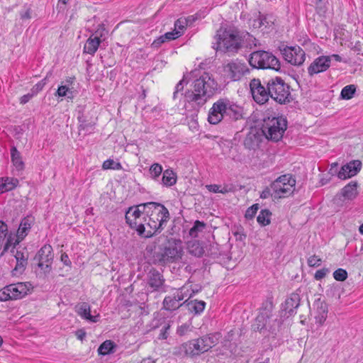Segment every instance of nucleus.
Segmentation results:
<instances>
[{"label": "nucleus", "instance_id": "obj_12", "mask_svg": "<svg viewBox=\"0 0 363 363\" xmlns=\"http://www.w3.org/2000/svg\"><path fill=\"white\" fill-rule=\"evenodd\" d=\"M148 205V203H141L135 206H131L125 213L126 223L133 229H135L140 225L144 218L143 216H146L147 208H144L143 206Z\"/></svg>", "mask_w": 363, "mask_h": 363}, {"label": "nucleus", "instance_id": "obj_26", "mask_svg": "<svg viewBox=\"0 0 363 363\" xmlns=\"http://www.w3.org/2000/svg\"><path fill=\"white\" fill-rule=\"evenodd\" d=\"M79 122V131L85 130L86 132H91L95 125V118L91 117L88 118L87 116L82 114L78 116Z\"/></svg>", "mask_w": 363, "mask_h": 363}, {"label": "nucleus", "instance_id": "obj_36", "mask_svg": "<svg viewBox=\"0 0 363 363\" xmlns=\"http://www.w3.org/2000/svg\"><path fill=\"white\" fill-rule=\"evenodd\" d=\"M187 306L189 311L199 314L204 310L206 303L203 301H191L187 303Z\"/></svg>", "mask_w": 363, "mask_h": 363}, {"label": "nucleus", "instance_id": "obj_16", "mask_svg": "<svg viewBox=\"0 0 363 363\" xmlns=\"http://www.w3.org/2000/svg\"><path fill=\"white\" fill-rule=\"evenodd\" d=\"M362 167V162L360 160H356L348 162L343 165L340 172H338L337 177L340 179H346L355 176L360 171Z\"/></svg>", "mask_w": 363, "mask_h": 363}, {"label": "nucleus", "instance_id": "obj_43", "mask_svg": "<svg viewBox=\"0 0 363 363\" xmlns=\"http://www.w3.org/2000/svg\"><path fill=\"white\" fill-rule=\"evenodd\" d=\"M333 277L337 281H343L347 278V272L345 269H337L333 272Z\"/></svg>", "mask_w": 363, "mask_h": 363}, {"label": "nucleus", "instance_id": "obj_24", "mask_svg": "<svg viewBox=\"0 0 363 363\" xmlns=\"http://www.w3.org/2000/svg\"><path fill=\"white\" fill-rule=\"evenodd\" d=\"M52 247L50 245H45L38 251L35 259L38 262H52L53 260Z\"/></svg>", "mask_w": 363, "mask_h": 363}, {"label": "nucleus", "instance_id": "obj_29", "mask_svg": "<svg viewBox=\"0 0 363 363\" xmlns=\"http://www.w3.org/2000/svg\"><path fill=\"white\" fill-rule=\"evenodd\" d=\"M11 162L17 171H22L24 169L25 164L22 160L21 153L18 151L16 147H12L11 149Z\"/></svg>", "mask_w": 363, "mask_h": 363}, {"label": "nucleus", "instance_id": "obj_41", "mask_svg": "<svg viewBox=\"0 0 363 363\" xmlns=\"http://www.w3.org/2000/svg\"><path fill=\"white\" fill-rule=\"evenodd\" d=\"M191 18L192 16H189L188 18H180L177 20L174 23V30L177 31L181 30L182 35L189 23L191 22Z\"/></svg>", "mask_w": 363, "mask_h": 363}, {"label": "nucleus", "instance_id": "obj_59", "mask_svg": "<svg viewBox=\"0 0 363 363\" xmlns=\"http://www.w3.org/2000/svg\"><path fill=\"white\" fill-rule=\"evenodd\" d=\"M69 89L67 86H60L57 90V95L59 96H65Z\"/></svg>", "mask_w": 363, "mask_h": 363}, {"label": "nucleus", "instance_id": "obj_62", "mask_svg": "<svg viewBox=\"0 0 363 363\" xmlns=\"http://www.w3.org/2000/svg\"><path fill=\"white\" fill-rule=\"evenodd\" d=\"M33 94L32 93H29V94H25L23 95V96L21 97L20 99V102L21 104H26L27 102L29 101V100L33 96Z\"/></svg>", "mask_w": 363, "mask_h": 363}, {"label": "nucleus", "instance_id": "obj_19", "mask_svg": "<svg viewBox=\"0 0 363 363\" xmlns=\"http://www.w3.org/2000/svg\"><path fill=\"white\" fill-rule=\"evenodd\" d=\"M75 311L81 318L86 319L91 323H96L99 320V314H97L96 315H91L90 314L91 307L86 302H82L77 304L75 306Z\"/></svg>", "mask_w": 363, "mask_h": 363}, {"label": "nucleus", "instance_id": "obj_11", "mask_svg": "<svg viewBox=\"0 0 363 363\" xmlns=\"http://www.w3.org/2000/svg\"><path fill=\"white\" fill-rule=\"evenodd\" d=\"M28 291L29 288L26 283L9 284L0 290V301L21 299L27 295Z\"/></svg>", "mask_w": 363, "mask_h": 363}, {"label": "nucleus", "instance_id": "obj_18", "mask_svg": "<svg viewBox=\"0 0 363 363\" xmlns=\"http://www.w3.org/2000/svg\"><path fill=\"white\" fill-rule=\"evenodd\" d=\"M102 36L101 31L99 30H96L86 40L84 47V52L90 55H94L101 43V37Z\"/></svg>", "mask_w": 363, "mask_h": 363}, {"label": "nucleus", "instance_id": "obj_25", "mask_svg": "<svg viewBox=\"0 0 363 363\" xmlns=\"http://www.w3.org/2000/svg\"><path fill=\"white\" fill-rule=\"evenodd\" d=\"M357 186L358 184L357 182H351L347 185H346L342 189V195L345 197V199L348 200H352L357 196Z\"/></svg>", "mask_w": 363, "mask_h": 363}, {"label": "nucleus", "instance_id": "obj_5", "mask_svg": "<svg viewBox=\"0 0 363 363\" xmlns=\"http://www.w3.org/2000/svg\"><path fill=\"white\" fill-rule=\"evenodd\" d=\"M268 94L277 102L284 104L292 101L290 86L281 77H277L269 79L267 82Z\"/></svg>", "mask_w": 363, "mask_h": 363}, {"label": "nucleus", "instance_id": "obj_13", "mask_svg": "<svg viewBox=\"0 0 363 363\" xmlns=\"http://www.w3.org/2000/svg\"><path fill=\"white\" fill-rule=\"evenodd\" d=\"M280 51L284 60L293 65H301L305 61V52L299 46H286Z\"/></svg>", "mask_w": 363, "mask_h": 363}, {"label": "nucleus", "instance_id": "obj_46", "mask_svg": "<svg viewBox=\"0 0 363 363\" xmlns=\"http://www.w3.org/2000/svg\"><path fill=\"white\" fill-rule=\"evenodd\" d=\"M151 175L154 177H158L162 172V167L160 164L155 163L153 164L150 169Z\"/></svg>", "mask_w": 363, "mask_h": 363}, {"label": "nucleus", "instance_id": "obj_34", "mask_svg": "<svg viewBox=\"0 0 363 363\" xmlns=\"http://www.w3.org/2000/svg\"><path fill=\"white\" fill-rule=\"evenodd\" d=\"M115 343L111 340L104 341L98 348V352L101 355H106L114 352Z\"/></svg>", "mask_w": 363, "mask_h": 363}, {"label": "nucleus", "instance_id": "obj_64", "mask_svg": "<svg viewBox=\"0 0 363 363\" xmlns=\"http://www.w3.org/2000/svg\"><path fill=\"white\" fill-rule=\"evenodd\" d=\"M61 261L67 266L71 265V261L69 260V258L66 253L62 254Z\"/></svg>", "mask_w": 363, "mask_h": 363}, {"label": "nucleus", "instance_id": "obj_61", "mask_svg": "<svg viewBox=\"0 0 363 363\" xmlns=\"http://www.w3.org/2000/svg\"><path fill=\"white\" fill-rule=\"evenodd\" d=\"M184 82V79H183L182 80H181L176 86V90L174 92V99H176L177 98V94L182 91L183 89H184V85H183V83Z\"/></svg>", "mask_w": 363, "mask_h": 363}, {"label": "nucleus", "instance_id": "obj_56", "mask_svg": "<svg viewBox=\"0 0 363 363\" xmlns=\"http://www.w3.org/2000/svg\"><path fill=\"white\" fill-rule=\"evenodd\" d=\"M184 289L185 286H183L173 295V296L177 300L178 303L185 298L184 295Z\"/></svg>", "mask_w": 363, "mask_h": 363}, {"label": "nucleus", "instance_id": "obj_31", "mask_svg": "<svg viewBox=\"0 0 363 363\" xmlns=\"http://www.w3.org/2000/svg\"><path fill=\"white\" fill-rule=\"evenodd\" d=\"M189 252L195 257H200L204 254V248L198 241L190 242L188 245Z\"/></svg>", "mask_w": 363, "mask_h": 363}, {"label": "nucleus", "instance_id": "obj_17", "mask_svg": "<svg viewBox=\"0 0 363 363\" xmlns=\"http://www.w3.org/2000/svg\"><path fill=\"white\" fill-rule=\"evenodd\" d=\"M330 66V57L320 56L316 58L308 68V74L312 76L327 70Z\"/></svg>", "mask_w": 363, "mask_h": 363}, {"label": "nucleus", "instance_id": "obj_40", "mask_svg": "<svg viewBox=\"0 0 363 363\" xmlns=\"http://www.w3.org/2000/svg\"><path fill=\"white\" fill-rule=\"evenodd\" d=\"M270 216L271 213L269 210H262L257 218V220L261 225L265 226L270 223Z\"/></svg>", "mask_w": 363, "mask_h": 363}, {"label": "nucleus", "instance_id": "obj_38", "mask_svg": "<svg viewBox=\"0 0 363 363\" xmlns=\"http://www.w3.org/2000/svg\"><path fill=\"white\" fill-rule=\"evenodd\" d=\"M206 224L200 220H196L193 227L189 230V235L192 238H196L199 236V234L203 231L206 228Z\"/></svg>", "mask_w": 363, "mask_h": 363}, {"label": "nucleus", "instance_id": "obj_58", "mask_svg": "<svg viewBox=\"0 0 363 363\" xmlns=\"http://www.w3.org/2000/svg\"><path fill=\"white\" fill-rule=\"evenodd\" d=\"M166 41V39L164 35L160 36L157 39L155 40L152 43V47L153 48H159L163 43Z\"/></svg>", "mask_w": 363, "mask_h": 363}, {"label": "nucleus", "instance_id": "obj_47", "mask_svg": "<svg viewBox=\"0 0 363 363\" xmlns=\"http://www.w3.org/2000/svg\"><path fill=\"white\" fill-rule=\"evenodd\" d=\"M259 209V205L257 203L252 205L248 208L245 212V218L247 219H252L255 216L256 213Z\"/></svg>", "mask_w": 363, "mask_h": 363}, {"label": "nucleus", "instance_id": "obj_42", "mask_svg": "<svg viewBox=\"0 0 363 363\" xmlns=\"http://www.w3.org/2000/svg\"><path fill=\"white\" fill-rule=\"evenodd\" d=\"M102 167L104 169H119L121 167V165L118 162H116L113 160H107L104 162Z\"/></svg>", "mask_w": 363, "mask_h": 363}, {"label": "nucleus", "instance_id": "obj_9", "mask_svg": "<svg viewBox=\"0 0 363 363\" xmlns=\"http://www.w3.org/2000/svg\"><path fill=\"white\" fill-rule=\"evenodd\" d=\"M33 222L32 217H26L21 220L16 234L10 232V235L4 245V252H7L11 247L13 249L24 239L30 229Z\"/></svg>", "mask_w": 363, "mask_h": 363}, {"label": "nucleus", "instance_id": "obj_1", "mask_svg": "<svg viewBox=\"0 0 363 363\" xmlns=\"http://www.w3.org/2000/svg\"><path fill=\"white\" fill-rule=\"evenodd\" d=\"M146 216L140 225L135 228L138 234L144 238H150L160 232L169 218V211L164 205L156 202H148Z\"/></svg>", "mask_w": 363, "mask_h": 363}, {"label": "nucleus", "instance_id": "obj_2", "mask_svg": "<svg viewBox=\"0 0 363 363\" xmlns=\"http://www.w3.org/2000/svg\"><path fill=\"white\" fill-rule=\"evenodd\" d=\"M247 36L246 41L249 42L250 48L252 44L257 46V40L248 33L242 36L240 32L235 28H220L214 36L215 43L213 48L217 51L234 55L238 53L243 45L244 38Z\"/></svg>", "mask_w": 363, "mask_h": 363}, {"label": "nucleus", "instance_id": "obj_44", "mask_svg": "<svg viewBox=\"0 0 363 363\" xmlns=\"http://www.w3.org/2000/svg\"><path fill=\"white\" fill-rule=\"evenodd\" d=\"M28 262L16 261V264L13 270L14 275L22 274L26 269Z\"/></svg>", "mask_w": 363, "mask_h": 363}, {"label": "nucleus", "instance_id": "obj_57", "mask_svg": "<svg viewBox=\"0 0 363 363\" xmlns=\"http://www.w3.org/2000/svg\"><path fill=\"white\" fill-rule=\"evenodd\" d=\"M269 196L274 197V191L272 190V189L267 187L262 191L260 197L262 199H267Z\"/></svg>", "mask_w": 363, "mask_h": 363}, {"label": "nucleus", "instance_id": "obj_55", "mask_svg": "<svg viewBox=\"0 0 363 363\" xmlns=\"http://www.w3.org/2000/svg\"><path fill=\"white\" fill-rule=\"evenodd\" d=\"M328 272L329 270L325 268L319 269L315 272L314 277L316 280H320L324 278Z\"/></svg>", "mask_w": 363, "mask_h": 363}, {"label": "nucleus", "instance_id": "obj_50", "mask_svg": "<svg viewBox=\"0 0 363 363\" xmlns=\"http://www.w3.org/2000/svg\"><path fill=\"white\" fill-rule=\"evenodd\" d=\"M262 18H264V21L262 22V30H264L265 28H270L273 23V19L272 16H263Z\"/></svg>", "mask_w": 363, "mask_h": 363}, {"label": "nucleus", "instance_id": "obj_20", "mask_svg": "<svg viewBox=\"0 0 363 363\" xmlns=\"http://www.w3.org/2000/svg\"><path fill=\"white\" fill-rule=\"evenodd\" d=\"M164 282L163 276L156 269H151L147 274V284L153 291L158 290Z\"/></svg>", "mask_w": 363, "mask_h": 363}, {"label": "nucleus", "instance_id": "obj_10", "mask_svg": "<svg viewBox=\"0 0 363 363\" xmlns=\"http://www.w3.org/2000/svg\"><path fill=\"white\" fill-rule=\"evenodd\" d=\"M225 76L232 81H239L250 73L247 64L238 59L233 60L223 67Z\"/></svg>", "mask_w": 363, "mask_h": 363}, {"label": "nucleus", "instance_id": "obj_45", "mask_svg": "<svg viewBox=\"0 0 363 363\" xmlns=\"http://www.w3.org/2000/svg\"><path fill=\"white\" fill-rule=\"evenodd\" d=\"M52 262H38V267L41 269L45 276L50 274L52 271Z\"/></svg>", "mask_w": 363, "mask_h": 363}, {"label": "nucleus", "instance_id": "obj_33", "mask_svg": "<svg viewBox=\"0 0 363 363\" xmlns=\"http://www.w3.org/2000/svg\"><path fill=\"white\" fill-rule=\"evenodd\" d=\"M162 184L166 186H171L176 184L177 176L171 169H166L162 175Z\"/></svg>", "mask_w": 363, "mask_h": 363}, {"label": "nucleus", "instance_id": "obj_4", "mask_svg": "<svg viewBox=\"0 0 363 363\" xmlns=\"http://www.w3.org/2000/svg\"><path fill=\"white\" fill-rule=\"evenodd\" d=\"M287 128V121L283 116H271L264 118L262 132L268 140L279 141Z\"/></svg>", "mask_w": 363, "mask_h": 363}, {"label": "nucleus", "instance_id": "obj_54", "mask_svg": "<svg viewBox=\"0 0 363 363\" xmlns=\"http://www.w3.org/2000/svg\"><path fill=\"white\" fill-rule=\"evenodd\" d=\"M170 327H171V325L169 323L163 327V328L161 330V333L159 336L160 339L165 340L167 338V337L169 335L168 330H169Z\"/></svg>", "mask_w": 363, "mask_h": 363}, {"label": "nucleus", "instance_id": "obj_39", "mask_svg": "<svg viewBox=\"0 0 363 363\" xmlns=\"http://www.w3.org/2000/svg\"><path fill=\"white\" fill-rule=\"evenodd\" d=\"M356 92V86L350 84L345 86L341 91L340 96L342 99L349 100L351 99Z\"/></svg>", "mask_w": 363, "mask_h": 363}, {"label": "nucleus", "instance_id": "obj_3", "mask_svg": "<svg viewBox=\"0 0 363 363\" xmlns=\"http://www.w3.org/2000/svg\"><path fill=\"white\" fill-rule=\"evenodd\" d=\"M217 86V82L211 75L208 72H203L194 81L191 89L186 91L185 99L189 103H194L199 106H203L213 95Z\"/></svg>", "mask_w": 363, "mask_h": 363}, {"label": "nucleus", "instance_id": "obj_60", "mask_svg": "<svg viewBox=\"0 0 363 363\" xmlns=\"http://www.w3.org/2000/svg\"><path fill=\"white\" fill-rule=\"evenodd\" d=\"M189 325L187 324H183L177 328V334L180 336L184 335L186 332L189 330Z\"/></svg>", "mask_w": 363, "mask_h": 363}, {"label": "nucleus", "instance_id": "obj_28", "mask_svg": "<svg viewBox=\"0 0 363 363\" xmlns=\"http://www.w3.org/2000/svg\"><path fill=\"white\" fill-rule=\"evenodd\" d=\"M220 108L221 105L217 104V102H215L210 108L208 116V121L211 124L216 125L221 121L220 116Z\"/></svg>", "mask_w": 363, "mask_h": 363}, {"label": "nucleus", "instance_id": "obj_23", "mask_svg": "<svg viewBox=\"0 0 363 363\" xmlns=\"http://www.w3.org/2000/svg\"><path fill=\"white\" fill-rule=\"evenodd\" d=\"M182 256V249L177 245L166 247L162 253V259L166 262H173Z\"/></svg>", "mask_w": 363, "mask_h": 363}, {"label": "nucleus", "instance_id": "obj_21", "mask_svg": "<svg viewBox=\"0 0 363 363\" xmlns=\"http://www.w3.org/2000/svg\"><path fill=\"white\" fill-rule=\"evenodd\" d=\"M300 296L297 293H292L289 298H287L283 306L284 310L289 315H292L296 313L295 310L300 304Z\"/></svg>", "mask_w": 363, "mask_h": 363}, {"label": "nucleus", "instance_id": "obj_63", "mask_svg": "<svg viewBox=\"0 0 363 363\" xmlns=\"http://www.w3.org/2000/svg\"><path fill=\"white\" fill-rule=\"evenodd\" d=\"M207 189L213 193H218L220 191V186L217 184H210L206 186Z\"/></svg>", "mask_w": 363, "mask_h": 363}, {"label": "nucleus", "instance_id": "obj_35", "mask_svg": "<svg viewBox=\"0 0 363 363\" xmlns=\"http://www.w3.org/2000/svg\"><path fill=\"white\" fill-rule=\"evenodd\" d=\"M10 235V232L8 230V226L7 225L0 220V250L4 248V245L6 242L8 240V238ZM4 251L2 252V254H4Z\"/></svg>", "mask_w": 363, "mask_h": 363}, {"label": "nucleus", "instance_id": "obj_53", "mask_svg": "<svg viewBox=\"0 0 363 363\" xmlns=\"http://www.w3.org/2000/svg\"><path fill=\"white\" fill-rule=\"evenodd\" d=\"M16 261L28 262V253L17 250L15 254Z\"/></svg>", "mask_w": 363, "mask_h": 363}, {"label": "nucleus", "instance_id": "obj_22", "mask_svg": "<svg viewBox=\"0 0 363 363\" xmlns=\"http://www.w3.org/2000/svg\"><path fill=\"white\" fill-rule=\"evenodd\" d=\"M313 307L316 313L315 315L316 322L322 325L327 318L328 306L326 303L321 301L320 299H318L313 303Z\"/></svg>", "mask_w": 363, "mask_h": 363}, {"label": "nucleus", "instance_id": "obj_37", "mask_svg": "<svg viewBox=\"0 0 363 363\" xmlns=\"http://www.w3.org/2000/svg\"><path fill=\"white\" fill-rule=\"evenodd\" d=\"M268 314L267 312L260 313L255 319V329L262 330L267 325Z\"/></svg>", "mask_w": 363, "mask_h": 363}, {"label": "nucleus", "instance_id": "obj_6", "mask_svg": "<svg viewBox=\"0 0 363 363\" xmlns=\"http://www.w3.org/2000/svg\"><path fill=\"white\" fill-rule=\"evenodd\" d=\"M248 62L252 68L255 69H272L278 71L281 67L279 60L272 53L264 50L252 52Z\"/></svg>", "mask_w": 363, "mask_h": 363}, {"label": "nucleus", "instance_id": "obj_27", "mask_svg": "<svg viewBox=\"0 0 363 363\" xmlns=\"http://www.w3.org/2000/svg\"><path fill=\"white\" fill-rule=\"evenodd\" d=\"M220 108L221 105L217 104V102H215L210 108L208 116V121L211 124L216 125L221 121L220 116Z\"/></svg>", "mask_w": 363, "mask_h": 363}, {"label": "nucleus", "instance_id": "obj_32", "mask_svg": "<svg viewBox=\"0 0 363 363\" xmlns=\"http://www.w3.org/2000/svg\"><path fill=\"white\" fill-rule=\"evenodd\" d=\"M18 183L17 179L6 178H0V192L9 191L14 189Z\"/></svg>", "mask_w": 363, "mask_h": 363}, {"label": "nucleus", "instance_id": "obj_8", "mask_svg": "<svg viewBox=\"0 0 363 363\" xmlns=\"http://www.w3.org/2000/svg\"><path fill=\"white\" fill-rule=\"evenodd\" d=\"M296 179L291 174H284L275 179L270 186L274 199L286 198L291 196L296 186Z\"/></svg>", "mask_w": 363, "mask_h": 363}, {"label": "nucleus", "instance_id": "obj_30", "mask_svg": "<svg viewBox=\"0 0 363 363\" xmlns=\"http://www.w3.org/2000/svg\"><path fill=\"white\" fill-rule=\"evenodd\" d=\"M186 301L183 303H185ZM182 303L177 302V300L173 296H166L163 301V308L167 311H174L178 309Z\"/></svg>", "mask_w": 363, "mask_h": 363}, {"label": "nucleus", "instance_id": "obj_51", "mask_svg": "<svg viewBox=\"0 0 363 363\" xmlns=\"http://www.w3.org/2000/svg\"><path fill=\"white\" fill-rule=\"evenodd\" d=\"M182 35V31L181 30H175L171 32H167L164 34V38L166 40H174L177 38L180 37Z\"/></svg>", "mask_w": 363, "mask_h": 363}, {"label": "nucleus", "instance_id": "obj_14", "mask_svg": "<svg viewBox=\"0 0 363 363\" xmlns=\"http://www.w3.org/2000/svg\"><path fill=\"white\" fill-rule=\"evenodd\" d=\"M250 90L254 100L258 104H264L269 99L268 87L261 83L259 79H253L250 83Z\"/></svg>", "mask_w": 363, "mask_h": 363}, {"label": "nucleus", "instance_id": "obj_15", "mask_svg": "<svg viewBox=\"0 0 363 363\" xmlns=\"http://www.w3.org/2000/svg\"><path fill=\"white\" fill-rule=\"evenodd\" d=\"M217 104L221 105V108L220 110V116L221 121L225 117L228 116L229 118L238 120L242 116V110L241 108L233 104L232 102L227 99H219L216 101Z\"/></svg>", "mask_w": 363, "mask_h": 363}, {"label": "nucleus", "instance_id": "obj_52", "mask_svg": "<svg viewBox=\"0 0 363 363\" xmlns=\"http://www.w3.org/2000/svg\"><path fill=\"white\" fill-rule=\"evenodd\" d=\"M321 259L315 255L311 256L308 259V264L310 267H318L320 264Z\"/></svg>", "mask_w": 363, "mask_h": 363}, {"label": "nucleus", "instance_id": "obj_48", "mask_svg": "<svg viewBox=\"0 0 363 363\" xmlns=\"http://www.w3.org/2000/svg\"><path fill=\"white\" fill-rule=\"evenodd\" d=\"M262 21H264V18H262V15H261L259 13L257 18L250 20V24L254 28H258L262 30Z\"/></svg>", "mask_w": 363, "mask_h": 363}, {"label": "nucleus", "instance_id": "obj_49", "mask_svg": "<svg viewBox=\"0 0 363 363\" xmlns=\"http://www.w3.org/2000/svg\"><path fill=\"white\" fill-rule=\"evenodd\" d=\"M48 77V75H47L45 78H44L43 80H41L35 86H33V87L31 89V93L33 94V95H36L39 91H40L43 89V88L46 84V79Z\"/></svg>", "mask_w": 363, "mask_h": 363}, {"label": "nucleus", "instance_id": "obj_7", "mask_svg": "<svg viewBox=\"0 0 363 363\" xmlns=\"http://www.w3.org/2000/svg\"><path fill=\"white\" fill-rule=\"evenodd\" d=\"M216 345L214 335H204L184 343L182 348L186 354L194 357L208 351Z\"/></svg>", "mask_w": 363, "mask_h": 363}]
</instances>
